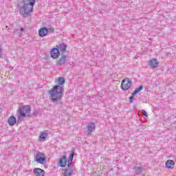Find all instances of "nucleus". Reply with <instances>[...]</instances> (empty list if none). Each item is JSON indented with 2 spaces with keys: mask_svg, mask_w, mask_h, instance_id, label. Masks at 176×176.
<instances>
[{
  "mask_svg": "<svg viewBox=\"0 0 176 176\" xmlns=\"http://www.w3.org/2000/svg\"><path fill=\"white\" fill-rule=\"evenodd\" d=\"M49 34V28L46 27H43L38 30V35L41 38H43V36H46Z\"/></svg>",
  "mask_w": 176,
  "mask_h": 176,
  "instance_id": "10",
  "label": "nucleus"
},
{
  "mask_svg": "<svg viewBox=\"0 0 176 176\" xmlns=\"http://www.w3.org/2000/svg\"><path fill=\"white\" fill-rule=\"evenodd\" d=\"M38 111L34 110V112L32 113V114H30L32 116V117H30V118H32V116H34V117L38 116Z\"/></svg>",
  "mask_w": 176,
  "mask_h": 176,
  "instance_id": "23",
  "label": "nucleus"
},
{
  "mask_svg": "<svg viewBox=\"0 0 176 176\" xmlns=\"http://www.w3.org/2000/svg\"><path fill=\"white\" fill-rule=\"evenodd\" d=\"M148 66L151 67V68H157L159 67V62H157V59L156 58H152L148 62Z\"/></svg>",
  "mask_w": 176,
  "mask_h": 176,
  "instance_id": "11",
  "label": "nucleus"
},
{
  "mask_svg": "<svg viewBox=\"0 0 176 176\" xmlns=\"http://www.w3.org/2000/svg\"><path fill=\"white\" fill-rule=\"evenodd\" d=\"M56 47L60 52H67V44L64 43H60L58 45H56Z\"/></svg>",
  "mask_w": 176,
  "mask_h": 176,
  "instance_id": "14",
  "label": "nucleus"
},
{
  "mask_svg": "<svg viewBox=\"0 0 176 176\" xmlns=\"http://www.w3.org/2000/svg\"><path fill=\"white\" fill-rule=\"evenodd\" d=\"M33 173L36 176H45V170L39 168H34Z\"/></svg>",
  "mask_w": 176,
  "mask_h": 176,
  "instance_id": "13",
  "label": "nucleus"
},
{
  "mask_svg": "<svg viewBox=\"0 0 176 176\" xmlns=\"http://www.w3.org/2000/svg\"><path fill=\"white\" fill-rule=\"evenodd\" d=\"M20 30H21V32H23V31H24V28H20Z\"/></svg>",
  "mask_w": 176,
  "mask_h": 176,
  "instance_id": "28",
  "label": "nucleus"
},
{
  "mask_svg": "<svg viewBox=\"0 0 176 176\" xmlns=\"http://www.w3.org/2000/svg\"><path fill=\"white\" fill-rule=\"evenodd\" d=\"M63 90H64L63 87H60L58 85H54L52 89L49 91L48 94L50 96V100L56 105H58L59 109L60 111H64L65 105L63 104L61 100H63Z\"/></svg>",
  "mask_w": 176,
  "mask_h": 176,
  "instance_id": "1",
  "label": "nucleus"
},
{
  "mask_svg": "<svg viewBox=\"0 0 176 176\" xmlns=\"http://www.w3.org/2000/svg\"><path fill=\"white\" fill-rule=\"evenodd\" d=\"M133 170H135V175H140V174L144 171V168L140 166H134Z\"/></svg>",
  "mask_w": 176,
  "mask_h": 176,
  "instance_id": "18",
  "label": "nucleus"
},
{
  "mask_svg": "<svg viewBox=\"0 0 176 176\" xmlns=\"http://www.w3.org/2000/svg\"><path fill=\"white\" fill-rule=\"evenodd\" d=\"M142 113L143 116H146V118H148V113L145 110H142Z\"/></svg>",
  "mask_w": 176,
  "mask_h": 176,
  "instance_id": "25",
  "label": "nucleus"
},
{
  "mask_svg": "<svg viewBox=\"0 0 176 176\" xmlns=\"http://www.w3.org/2000/svg\"><path fill=\"white\" fill-rule=\"evenodd\" d=\"M60 50H58V48L53 47L50 51V57L51 58H53L54 60H56L60 57Z\"/></svg>",
  "mask_w": 176,
  "mask_h": 176,
  "instance_id": "6",
  "label": "nucleus"
},
{
  "mask_svg": "<svg viewBox=\"0 0 176 176\" xmlns=\"http://www.w3.org/2000/svg\"><path fill=\"white\" fill-rule=\"evenodd\" d=\"M64 83H65V79L63 77H59L58 78V86H59L60 87H63Z\"/></svg>",
  "mask_w": 176,
  "mask_h": 176,
  "instance_id": "19",
  "label": "nucleus"
},
{
  "mask_svg": "<svg viewBox=\"0 0 176 176\" xmlns=\"http://www.w3.org/2000/svg\"><path fill=\"white\" fill-rule=\"evenodd\" d=\"M8 123L9 126H14L16 123H17V120H16V117L11 116L8 118Z\"/></svg>",
  "mask_w": 176,
  "mask_h": 176,
  "instance_id": "15",
  "label": "nucleus"
},
{
  "mask_svg": "<svg viewBox=\"0 0 176 176\" xmlns=\"http://www.w3.org/2000/svg\"><path fill=\"white\" fill-rule=\"evenodd\" d=\"M0 58H3V54L2 53V45L0 44Z\"/></svg>",
  "mask_w": 176,
  "mask_h": 176,
  "instance_id": "24",
  "label": "nucleus"
},
{
  "mask_svg": "<svg viewBox=\"0 0 176 176\" xmlns=\"http://www.w3.org/2000/svg\"><path fill=\"white\" fill-rule=\"evenodd\" d=\"M74 156H75V150H72L68 160L72 162L74 160Z\"/></svg>",
  "mask_w": 176,
  "mask_h": 176,
  "instance_id": "21",
  "label": "nucleus"
},
{
  "mask_svg": "<svg viewBox=\"0 0 176 176\" xmlns=\"http://www.w3.org/2000/svg\"><path fill=\"white\" fill-rule=\"evenodd\" d=\"M142 89H144V86L142 85H140L139 87L136 88L132 93L133 96H137V94H138V93H140Z\"/></svg>",
  "mask_w": 176,
  "mask_h": 176,
  "instance_id": "20",
  "label": "nucleus"
},
{
  "mask_svg": "<svg viewBox=\"0 0 176 176\" xmlns=\"http://www.w3.org/2000/svg\"><path fill=\"white\" fill-rule=\"evenodd\" d=\"M131 83H133V82L130 80V78H125L122 80L121 82V90H122V91H126V90H129V89H130L131 87Z\"/></svg>",
  "mask_w": 176,
  "mask_h": 176,
  "instance_id": "4",
  "label": "nucleus"
},
{
  "mask_svg": "<svg viewBox=\"0 0 176 176\" xmlns=\"http://www.w3.org/2000/svg\"><path fill=\"white\" fill-rule=\"evenodd\" d=\"M67 162H68V159H67V155H63L59 160V162L58 163V167H61V168L67 167Z\"/></svg>",
  "mask_w": 176,
  "mask_h": 176,
  "instance_id": "7",
  "label": "nucleus"
},
{
  "mask_svg": "<svg viewBox=\"0 0 176 176\" xmlns=\"http://www.w3.org/2000/svg\"><path fill=\"white\" fill-rule=\"evenodd\" d=\"M0 114H1V109H0Z\"/></svg>",
  "mask_w": 176,
  "mask_h": 176,
  "instance_id": "29",
  "label": "nucleus"
},
{
  "mask_svg": "<svg viewBox=\"0 0 176 176\" xmlns=\"http://www.w3.org/2000/svg\"><path fill=\"white\" fill-rule=\"evenodd\" d=\"M36 2V0H19L16 8L19 14L24 18L28 17L30 13H32Z\"/></svg>",
  "mask_w": 176,
  "mask_h": 176,
  "instance_id": "2",
  "label": "nucleus"
},
{
  "mask_svg": "<svg viewBox=\"0 0 176 176\" xmlns=\"http://www.w3.org/2000/svg\"><path fill=\"white\" fill-rule=\"evenodd\" d=\"M48 32H54V27H51L50 28V29H48Z\"/></svg>",
  "mask_w": 176,
  "mask_h": 176,
  "instance_id": "27",
  "label": "nucleus"
},
{
  "mask_svg": "<svg viewBox=\"0 0 176 176\" xmlns=\"http://www.w3.org/2000/svg\"><path fill=\"white\" fill-rule=\"evenodd\" d=\"M87 135H90L94 130H96V124L94 122H88L87 125Z\"/></svg>",
  "mask_w": 176,
  "mask_h": 176,
  "instance_id": "8",
  "label": "nucleus"
},
{
  "mask_svg": "<svg viewBox=\"0 0 176 176\" xmlns=\"http://www.w3.org/2000/svg\"><path fill=\"white\" fill-rule=\"evenodd\" d=\"M165 166L168 170H173L175 167V162L173 160H168L166 162Z\"/></svg>",
  "mask_w": 176,
  "mask_h": 176,
  "instance_id": "12",
  "label": "nucleus"
},
{
  "mask_svg": "<svg viewBox=\"0 0 176 176\" xmlns=\"http://www.w3.org/2000/svg\"><path fill=\"white\" fill-rule=\"evenodd\" d=\"M74 169L72 168H65L63 173L64 176H72L74 175Z\"/></svg>",
  "mask_w": 176,
  "mask_h": 176,
  "instance_id": "17",
  "label": "nucleus"
},
{
  "mask_svg": "<svg viewBox=\"0 0 176 176\" xmlns=\"http://www.w3.org/2000/svg\"><path fill=\"white\" fill-rule=\"evenodd\" d=\"M43 156H45V154L38 151L34 155L35 162L39 163V164H45L46 163V157Z\"/></svg>",
  "mask_w": 176,
  "mask_h": 176,
  "instance_id": "5",
  "label": "nucleus"
},
{
  "mask_svg": "<svg viewBox=\"0 0 176 176\" xmlns=\"http://www.w3.org/2000/svg\"><path fill=\"white\" fill-rule=\"evenodd\" d=\"M67 63V55L61 54V56L59 58L58 60L56 61V65L61 67V65H65Z\"/></svg>",
  "mask_w": 176,
  "mask_h": 176,
  "instance_id": "9",
  "label": "nucleus"
},
{
  "mask_svg": "<svg viewBox=\"0 0 176 176\" xmlns=\"http://www.w3.org/2000/svg\"><path fill=\"white\" fill-rule=\"evenodd\" d=\"M18 112L19 113V119H20V118H25L26 116L32 117L31 107L30 105L20 107L18 109Z\"/></svg>",
  "mask_w": 176,
  "mask_h": 176,
  "instance_id": "3",
  "label": "nucleus"
},
{
  "mask_svg": "<svg viewBox=\"0 0 176 176\" xmlns=\"http://www.w3.org/2000/svg\"><path fill=\"white\" fill-rule=\"evenodd\" d=\"M134 96H133L132 94V95L129 98V102H131V104H133V102H134Z\"/></svg>",
  "mask_w": 176,
  "mask_h": 176,
  "instance_id": "22",
  "label": "nucleus"
},
{
  "mask_svg": "<svg viewBox=\"0 0 176 176\" xmlns=\"http://www.w3.org/2000/svg\"><path fill=\"white\" fill-rule=\"evenodd\" d=\"M47 137V131H44L41 133V135L38 137V141H41L42 142L46 141V138Z\"/></svg>",
  "mask_w": 176,
  "mask_h": 176,
  "instance_id": "16",
  "label": "nucleus"
},
{
  "mask_svg": "<svg viewBox=\"0 0 176 176\" xmlns=\"http://www.w3.org/2000/svg\"><path fill=\"white\" fill-rule=\"evenodd\" d=\"M71 166H72V161H67V168H71Z\"/></svg>",
  "mask_w": 176,
  "mask_h": 176,
  "instance_id": "26",
  "label": "nucleus"
}]
</instances>
